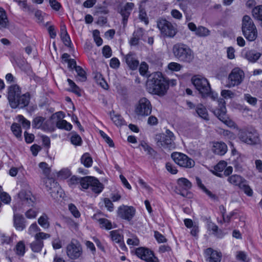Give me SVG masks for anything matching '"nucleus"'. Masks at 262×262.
I'll list each match as a JSON object with an SVG mask.
<instances>
[{
    "instance_id": "obj_18",
    "label": "nucleus",
    "mask_w": 262,
    "mask_h": 262,
    "mask_svg": "<svg viewBox=\"0 0 262 262\" xmlns=\"http://www.w3.org/2000/svg\"><path fill=\"white\" fill-rule=\"evenodd\" d=\"M134 7V3L128 2L120 8L119 13L122 17V23L124 26L127 24L128 18Z\"/></svg>"
},
{
    "instance_id": "obj_8",
    "label": "nucleus",
    "mask_w": 262,
    "mask_h": 262,
    "mask_svg": "<svg viewBox=\"0 0 262 262\" xmlns=\"http://www.w3.org/2000/svg\"><path fill=\"white\" fill-rule=\"evenodd\" d=\"M217 103L219 107L213 111L214 114L227 126L230 127H234V122L229 119L226 115L225 101L223 99H220L217 101Z\"/></svg>"
},
{
    "instance_id": "obj_52",
    "label": "nucleus",
    "mask_w": 262,
    "mask_h": 262,
    "mask_svg": "<svg viewBox=\"0 0 262 262\" xmlns=\"http://www.w3.org/2000/svg\"><path fill=\"white\" fill-rule=\"evenodd\" d=\"M71 137V143L75 145H80L81 143L82 140L79 135L76 133H72Z\"/></svg>"
},
{
    "instance_id": "obj_29",
    "label": "nucleus",
    "mask_w": 262,
    "mask_h": 262,
    "mask_svg": "<svg viewBox=\"0 0 262 262\" xmlns=\"http://www.w3.org/2000/svg\"><path fill=\"white\" fill-rule=\"evenodd\" d=\"M227 164V162L224 161H220L214 166L213 173L217 177L222 178L223 174L221 172L224 170Z\"/></svg>"
},
{
    "instance_id": "obj_61",
    "label": "nucleus",
    "mask_w": 262,
    "mask_h": 262,
    "mask_svg": "<svg viewBox=\"0 0 262 262\" xmlns=\"http://www.w3.org/2000/svg\"><path fill=\"white\" fill-rule=\"evenodd\" d=\"M40 230V229L39 227L37 226L36 223H33L30 225L28 229V233L29 234L32 235L34 234L35 232H39Z\"/></svg>"
},
{
    "instance_id": "obj_27",
    "label": "nucleus",
    "mask_w": 262,
    "mask_h": 262,
    "mask_svg": "<svg viewBox=\"0 0 262 262\" xmlns=\"http://www.w3.org/2000/svg\"><path fill=\"white\" fill-rule=\"evenodd\" d=\"M245 179L238 174H233L228 177L227 181L232 185L238 186L245 182Z\"/></svg>"
},
{
    "instance_id": "obj_39",
    "label": "nucleus",
    "mask_w": 262,
    "mask_h": 262,
    "mask_svg": "<svg viewBox=\"0 0 262 262\" xmlns=\"http://www.w3.org/2000/svg\"><path fill=\"white\" fill-rule=\"evenodd\" d=\"M195 34L199 37H206L210 34V31L207 28L200 26L198 27Z\"/></svg>"
},
{
    "instance_id": "obj_22",
    "label": "nucleus",
    "mask_w": 262,
    "mask_h": 262,
    "mask_svg": "<svg viewBox=\"0 0 262 262\" xmlns=\"http://www.w3.org/2000/svg\"><path fill=\"white\" fill-rule=\"evenodd\" d=\"M125 62L130 69L135 70L137 69L139 65V61L138 60L134 55L129 53L125 57Z\"/></svg>"
},
{
    "instance_id": "obj_37",
    "label": "nucleus",
    "mask_w": 262,
    "mask_h": 262,
    "mask_svg": "<svg viewBox=\"0 0 262 262\" xmlns=\"http://www.w3.org/2000/svg\"><path fill=\"white\" fill-rule=\"evenodd\" d=\"M235 258L237 260L242 262H249L250 258L247 253L243 251H237L235 253Z\"/></svg>"
},
{
    "instance_id": "obj_1",
    "label": "nucleus",
    "mask_w": 262,
    "mask_h": 262,
    "mask_svg": "<svg viewBox=\"0 0 262 262\" xmlns=\"http://www.w3.org/2000/svg\"><path fill=\"white\" fill-rule=\"evenodd\" d=\"M146 88L148 93L163 96L166 93L169 84L161 72H155L148 77Z\"/></svg>"
},
{
    "instance_id": "obj_12",
    "label": "nucleus",
    "mask_w": 262,
    "mask_h": 262,
    "mask_svg": "<svg viewBox=\"0 0 262 262\" xmlns=\"http://www.w3.org/2000/svg\"><path fill=\"white\" fill-rule=\"evenodd\" d=\"M171 157L177 164L182 167L191 168L195 165L193 160L181 152H173L171 154Z\"/></svg>"
},
{
    "instance_id": "obj_21",
    "label": "nucleus",
    "mask_w": 262,
    "mask_h": 262,
    "mask_svg": "<svg viewBox=\"0 0 262 262\" xmlns=\"http://www.w3.org/2000/svg\"><path fill=\"white\" fill-rule=\"evenodd\" d=\"M26 221L23 215L14 214L13 225L17 230L22 231L26 228Z\"/></svg>"
},
{
    "instance_id": "obj_28",
    "label": "nucleus",
    "mask_w": 262,
    "mask_h": 262,
    "mask_svg": "<svg viewBox=\"0 0 262 262\" xmlns=\"http://www.w3.org/2000/svg\"><path fill=\"white\" fill-rule=\"evenodd\" d=\"M252 14L254 18L259 21V25L262 27V5L254 7Z\"/></svg>"
},
{
    "instance_id": "obj_15",
    "label": "nucleus",
    "mask_w": 262,
    "mask_h": 262,
    "mask_svg": "<svg viewBox=\"0 0 262 262\" xmlns=\"http://www.w3.org/2000/svg\"><path fill=\"white\" fill-rule=\"evenodd\" d=\"M34 197L29 190L21 189L18 193V203L28 206H32L34 203Z\"/></svg>"
},
{
    "instance_id": "obj_47",
    "label": "nucleus",
    "mask_w": 262,
    "mask_h": 262,
    "mask_svg": "<svg viewBox=\"0 0 262 262\" xmlns=\"http://www.w3.org/2000/svg\"><path fill=\"white\" fill-rule=\"evenodd\" d=\"M143 149L147 152V154L150 156H154L156 154V151L151 147H150L146 143L142 142L140 145Z\"/></svg>"
},
{
    "instance_id": "obj_48",
    "label": "nucleus",
    "mask_w": 262,
    "mask_h": 262,
    "mask_svg": "<svg viewBox=\"0 0 262 262\" xmlns=\"http://www.w3.org/2000/svg\"><path fill=\"white\" fill-rule=\"evenodd\" d=\"M168 68L171 71L178 72L183 68V66L179 63L171 62L168 64Z\"/></svg>"
},
{
    "instance_id": "obj_23",
    "label": "nucleus",
    "mask_w": 262,
    "mask_h": 262,
    "mask_svg": "<svg viewBox=\"0 0 262 262\" xmlns=\"http://www.w3.org/2000/svg\"><path fill=\"white\" fill-rule=\"evenodd\" d=\"M261 56V53L254 49L246 51L244 54L245 58L252 63L256 62Z\"/></svg>"
},
{
    "instance_id": "obj_63",
    "label": "nucleus",
    "mask_w": 262,
    "mask_h": 262,
    "mask_svg": "<svg viewBox=\"0 0 262 262\" xmlns=\"http://www.w3.org/2000/svg\"><path fill=\"white\" fill-rule=\"evenodd\" d=\"M81 178H78L75 176H72L68 180V184L71 186L77 185L80 183Z\"/></svg>"
},
{
    "instance_id": "obj_19",
    "label": "nucleus",
    "mask_w": 262,
    "mask_h": 262,
    "mask_svg": "<svg viewBox=\"0 0 262 262\" xmlns=\"http://www.w3.org/2000/svg\"><path fill=\"white\" fill-rule=\"evenodd\" d=\"M205 253L208 257L207 262H220L222 257V253L213 250L212 248H209L206 249Z\"/></svg>"
},
{
    "instance_id": "obj_50",
    "label": "nucleus",
    "mask_w": 262,
    "mask_h": 262,
    "mask_svg": "<svg viewBox=\"0 0 262 262\" xmlns=\"http://www.w3.org/2000/svg\"><path fill=\"white\" fill-rule=\"evenodd\" d=\"M39 167L41 169L43 173L46 176L48 177L51 172L50 168L48 166V164L46 162H40L39 164Z\"/></svg>"
},
{
    "instance_id": "obj_64",
    "label": "nucleus",
    "mask_w": 262,
    "mask_h": 262,
    "mask_svg": "<svg viewBox=\"0 0 262 262\" xmlns=\"http://www.w3.org/2000/svg\"><path fill=\"white\" fill-rule=\"evenodd\" d=\"M1 201L5 204H8L11 201V197L5 192H2L0 195Z\"/></svg>"
},
{
    "instance_id": "obj_16",
    "label": "nucleus",
    "mask_w": 262,
    "mask_h": 262,
    "mask_svg": "<svg viewBox=\"0 0 262 262\" xmlns=\"http://www.w3.org/2000/svg\"><path fill=\"white\" fill-rule=\"evenodd\" d=\"M21 94V89L17 84H13L8 88V99L10 106H15L16 100Z\"/></svg>"
},
{
    "instance_id": "obj_41",
    "label": "nucleus",
    "mask_w": 262,
    "mask_h": 262,
    "mask_svg": "<svg viewBox=\"0 0 262 262\" xmlns=\"http://www.w3.org/2000/svg\"><path fill=\"white\" fill-rule=\"evenodd\" d=\"M43 246V242L35 239L31 245L30 247L32 250L34 252H39L41 251Z\"/></svg>"
},
{
    "instance_id": "obj_2",
    "label": "nucleus",
    "mask_w": 262,
    "mask_h": 262,
    "mask_svg": "<svg viewBox=\"0 0 262 262\" xmlns=\"http://www.w3.org/2000/svg\"><path fill=\"white\" fill-rule=\"evenodd\" d=\"M172 51L174 56L181 62L190 63L194 59V55L193 51L184 44L174 45Z\"/></svg>"
},
{
    "instance_id": "obj_17",
    "label": "nucleus",
    "mask_w": 262,
    "mask_h": 262,
    "mask_svg": "<svg viewBox=\"0 0 262 262\" xmlns=\"http://www.w3.org/2000/svg\"><path fill=\"white\" fill-rule=\"evenodd\" d=\"M136 210L133 207L122 206L118 210V215L123 219L131 220L135 214Z\"/></svg>"
},
{
    "instance_id": "obj_6",
    "label": "nucleus",
    "mask_w": 262,
    "mask_h": 262,
    "mask_svg": "<svg viewBox=\"0 0 262 262\" xmlns=\"http://www.w3.org/2000/svg\"><path fill=\"white\" fill-rule=\"evenodd\" d=\"M245 78V73L239 68L232 70L228 75L226 86L229 88L240 85Z\"/></svg>"
},
{
    "instance_id": "obj_10",
    "label": "nucleus",
    "mask_w": 262,
    "mask_h": 262,
    "mask_svg": "<svg viewBox=\"0 0 262 262\" xmlns=\"http://www.w3.org/2000/svg\"><path fill=\"white\" fill-rule=\"evenodd\" d=\"M192 82L196 89L203 96L209 95L211 92V88L207 79L201 76H194Z\"/></svg>"
},
{
    "instance_id": "obj_31",
    "label": "nucleus",
    "mask_w": 262,
    "mask_h": 262,
    "mask_svg": "<svg viewBox=\"0 0 262 262\" xmlns=\"http://www.w3.org/2000/svg\"><path fill=\"white\" fill-rule=\"evenodd\" d=\"M9 25V21L5 10L0 8V29L6 28Z\"/></svg>"
},
{
    "instance_id": "obj_14",
    "label": "nucleus",
    "mask_w": 262,
    "mask_h": 262,
    "mask_svg": "<svg viewBox=\"0 0 262 262\" xmlns=\"http://www.w3.org/2000/svg\"><path fill=\"white\" fill-rule=\"evenodd\" d=\"M137 256L147 262H159L158 258L155 256L153 252L148 248L140 247L136 250Z\"/></svg>"
},
{
    "instance_id": "obj_9",
    "label": "nucleus",
    "mask_w": 262,
    "mask_h": 262,
    "mask_svg": "<svg viewBox=\"0 0 262 262\" xmlns=\"http://www.w3.org/2000/svg\"><path fill=\"white\" fill-rule=\"evenodd\" d=\"M80 184L82 189H87L91 187L92 191L97 194L103 189V185L97 179L90 176L81 178Z\"/></svg>"
},
{
    "instance_id": "obj_30",
    "label": "nucleus",
    "mask_w": 262,
    "mask_h": 262,
    "mask_svg": "<svg viewBox=\"0 0 262 262\" xmlns=\"http://www.w3.org/2000/svg\"><path fill=\"white\" fill-rule=\"evenodd\" d=\"M195 111L198 115L206 120H209L207 111L206 107L202 104H198L195 108Z\"/></svg>"
},
{
    "instance_id": "obj_38",
    "label": "nucleus",
    "mask_w": 262,
    "mask_h": 262,
    "mask_svg": "<svg viewBox=\"0 0 262 262\" xmlns=\"http://www.w3.org/2000/svg\"><path fill=\"white\" fill-rule=\"evenodd\" d=\"M110 236L113 241L116 243L121 244L123 241V236L120 234L119 231L113 230L110 232Z\"/></svg>"
},
{
    "instance_id": "obj_57",
    "label": "nucleus",
    "mask_w": 262,
    "mask_h": 262,
    "mask_svg": "<svg viewBox=\"0 0 262 262\" xmlns=\"http://www.w3.org/2000/svg\"><path fill=\"white\" fill-rule=\"evenodd\" d=\"M244 99L250 104L255 105L257 103V99L255 97L251 96L249 94L244 95Z\"/></svg>"
},
{
    "instance_id": "obj_55",
    "label": "nucleus",
    "mask_w": 262,
    "mask_h": 262,
    "mask_svg": "<svg viewBox=\"0 0 262 262\" xmlns=\"http://www.w3.org/2000/svg\"><path fill=\"white\" fill-rule=\"evenodd\" d=\"M50 234L42 232H39L34 236L35 239L40 241V242H43V239H46L50 237Z\"/></svg>"
},
{
    "instance_id": "obj_36",
    "label": "nucleus",
    "mask_w": 262,
    "mask_h": 262,
    "mask_svg": "<svg viewBox=\"0 0 262 262\" xmlns=\"http://www.w3.org/2000/svg\"><path fill=\"white\" fill-rule=\"evenodd\" d=\"M14 251L16 254L18 256H24L26 252V247L24 242L23 241L18 242L14 248Z\"/></svg>"
},
{
    "instance_id": "obj_62",
    "label": "nucleus",
    "mask_w": 262,
    "mask_h": 262,
    "mask_svg": "<svg viewBox=\"0 0 262 262\" xmlns=\"http://www.w3.org/2000/svg\"><path fill=\"white\" fill-rule=\"evenodd\" d=\"M102 54L105 58H110L112 56V50L109 46H104L102 49Z\"/></svg>"
},
{
    "instance_id": "obj_35",
    "label": "nucleus",
    "mask_w": 262,
    "mask_h": 262,
    "mask_svg": "<svg viewBox=\"0 0 262 262\" xmlns=\"http://www.w3.org/2000/svg\"><path fill=\"white\" fill-rule=\"evenodd\" d=\"M75 71L76 72V78L77 80L84 82L86 80L87 77L85 71L81 67H76Z\"/></svg>"
},
{
    "instance_id": "obj_11",
    "label": "nucleus",
    "mask_w": 262,
    "mask_h": 262,
    "mask_svg": "<svg viewBox=\"0 0 262 262\" xmlns=\"http://www.w3.org/2000/svg\"><path fill=\"white\" fill-rule=\"evenodd\" d=\"M157 27L161 34L165 37H173L177 33V29L172 24L165 19H159L157 21Z\"/></svg>"
},
{
    "instance_id": "obj_7",
    "label": "nucleus",
    "mask_w": 262,
    "mask_h": 262,
    "mask_svg": "<svg viewBox=\"0 0 262 262\" xmlns=\"http://www.w3.org/2000/svg\"><path fill=\"white\" fill-rule=\"evenodd\" d=\"M152 105L145 97L141 98L135 106V113L139 117H146L151 114Z\"/></svg>"
},
{
    "instance_id": "obj_43",
    "label": "nucleus",
    "mask_w": 262,
    "mask_h": 262,
    "mask_svg": "<svg viewBox=\"0 0 262 262\" xmlns=\"http://www.w3.org/2000/svg\"><path fill=\"white\" fill-rule=\"evenodd\" d=\"M67 81L71 88L70 91L75 93L78 96H81V93L80 88L71 79H68Z\"/></svg>"
},
{
    "instance_id": "obj_42",
    "label": "nucleus",
    "mask_w": 262,
    "mask_h": 262,
    "mask_svg": "<svg viewBox=\"0 0 262 262\" xmlns=\"http://www.w3.org/2000/svg\"><path fill=\"white\" fill-rule=\"evenodd\" d=\"M81 163L86 167H90L92 166L93 160L88 153H85L81 158Z\"/></svg>"
},
{
    "instance_id": "obj_53",
    "label": "nucleus",
    "mask_w": 262,
    "mask_h": 262,
    "mask_svg": "<svg viewBox=\"0 0 262 262\" xmlns=\"http://www.w3.org/2000/svg\"><path fill=\"white\" fill-rule=\"evenodd\" d=\"M68 207L69 210L75 217L78 218L80 216V213L75 205L70 204Z\"/></svg>"
},
{
    "instance_id": "obj_5",
    "label": "nucleus",
    "mask_w": 262,
    "mask_h": 262,
    "mask_svg": "<svg viewBox=\"0 0 262 262\" xmlns=\"http://www.w3.org/2000/svg\"><path fill=\"white\" fill-rule=\"evenodd\" d=\"M240 140L251 145H259L261 143L259 134L255 130H241L238 134Z\"/></svg>"
},
{
    "instance_id": "obj_54",
    "label": "nucleus",
    "mask_w": 262,
    "mask_h": 262,
    "mask_svg": "<svg viewBox=\"0 0 262 262\" xmlns=\"http://www.w3.org/2000/svg\"><path fill=\"white\" fill-rule=\"evenodd\" d=\"M71 175V171L68 168H64L61 169L60 171H59L58 173V177L62 179H65L68 178Z\"/></svg>"
},
{
    "instance_id": "obj_46",
    "label": "nucleus",
    "mask_w": 262,
    "mask_h": 262,
    "mask_svg": "<svg viewBox=\"0 0 262 262\" xmlns=\"http://www.w3.org/2000/svg\"><path fill=\"white\" fill-rule=\"evenodd\" d=\"M239 188L243 190L248 196H251L253 194V191L247 184V181L245 180Z\"/></svg>"
},
{
    "instance_id": "obj_58",
    "label": "nucleus",
    "mask_w": 262,
    "mask_h": 262,
    "mask_svg": "<svg viewBox=\"0 0 262 262\" xmlns=\"http://www.w3.org/2000/svg\"><path fill=\"white\" fill-rule=\"evenodd\" d=\"M94 40L98 46H100L103 43L102 39L99 36V31L95 30L93 31Z\"/></svg>"
},
{
    "instance_id": "obj_26",
    "label": "nucleus",
    "mask_w": 262,
    "mask_h": 262,
    "mask_svg": "<svg viewBox=\"0 0 262 262\" xmlns=\"http://www.w3.org/2000/svg\"><path fill=\"white\" fill-rule=\"evenodd\" d=\"M53 188L49 191L52 198L54 199L61 198L63 194V190L58 183H53Z\"/></svg>"
},
{
    "instance_id": "obj_56",
    "label": "nucleus",
    "mask_w": 262,
    "mask_h": 262,
    "mask_svg": "<svg viewBox=\"0 0 262 262\" xmlns=\"http://www.w3.org/2000/svg\"><path fill=\"white\" fill-rule=\"evenodd\" d=\"M46 190L48 192L50 191L53 188L52 184L57 183L54 179L51 178H46L44 181Z\"/></svg>"
},
{
    "instance_id": "obj_45",
    "label": "nucleus",
    "mask_w": 262,
    "mask_h": 262,
    "mask_svg": "<svg viewBox=\"0 0 262 262\" xmlns=\"http://www.w3.org/2000/svg\"><path fill=\"white\" fill-rule=\"evenodd\" d=\"M101 228L110 230L113 228L112 223L106 219L101 218L98 220Z\"/></svg>"
},
{
    "instance_id": "obj_40",
    "label": "nucleus",
    "mask_w": 262,
    "mask_h": 262,
    "mask_svg": "<svg viewBox=\"0 0 262 262\" xmlns=\"http://www.w3.org/2000/svg\"><path fill=\"white\" fill-rule=\"evenodd\" d=\"M111 117L115 124L118 126H121L125 123V121L119 115H116L114 113L113 114H111Z\"/></svg>"
},
{
    "instance_id": "obj_33",
    "label": "nucleus",
    "mask_w": 262,
    "mask_h": 262,
    "mask_svg": "<svg viewBox=\"0 0 262 262\" xmlns=\"http://www.w3.org/2000/svg\"><path fill=\"white\" fill-rule=\"evenodd\" d=\"M49 220V218L48 216L46 214L43 213L38 219V223L42 228L47 229H48L50 226Z\"/></svg>"
},
{
    "instance_id": "obj_49",
    "label": "nucleus",
    "mask_w": 262,
    "mask_h": 262,
    "mask_svg": "<svg viewBox=\"0 0 262 262\" xmlns=\"http://www.w3.org/2000/svg\"><path fill=\"white\" fill-rule=\"evenodd\" d=\"M17 118L19 122L22 125L24 128L28 129L30 127V122L26 119L24 116L22 115H18Z\"/></svg>"
},
{
    "instance_id": "obj_25",
    "label": "nucleus",
    "mask_w": 262,
    "mask_h": 262,
    "mask_svg": "<svg viewBox=\"0 0 262 262\" xmlns=\"http://www.w3.org/2000/svg\"><path fill=\"white\" fill-rule=\"evenodd\" d=\"M212 150L215 154L224 155L227 151V146L224 142H217L214 143Z\"/></svg>"
},
{
    "instance_id": "obj_13",
    "label": "nucleus",
    "mask_w": 262,
    "mask_h": 262,
    "mask_svg": "<svg viewBox=\"0 0 262 262\" xmlns=\"http://www.w3.org/2000/svg\"><path fill=\"white\" fill-rule=\"evenodd\" d=\"M66 253L70 259H76L82 255V248L78 243H74L72 242L67 246Z\"/></svg>"
},
{
    "instance_id": "obj_51",
    "label": "nucleus",
    "mask_w": 262,
    "mask_h": 262,
    "mask_svg": "<svg viewBox=\"0 0 262 262\" xmlns=\"http://www.w3.org/2000/svg\"><path fill=\"white\" fill-rule=\"evenodd\" d=\"M11 130L14 135L17 138L20 137L21 135L20 126L16 123H13L11 125Z\"/></svg>"
},
{
    "instance_id": "obj_24",
    "label": "nucleus",
    "mask_w": 262,
    "mask_h": 262,
    "mask_svg": "<svg viewBox=\"0 0 262 262\" xmlns=\"http://www.w3.org/2000/svg\"><path fill=\"white\" fill-rule=\"evenodd\" d=\"M33 128L46 130L47 129V121L46 118L41 116L35 117L32 121Z\"/></svg>"
},
{
    "instance_id": "obj_3",
    "label": "nucleus",
    "mask_w": 262,
    "mask_h": 262,
    "mask_svg": "<svg viewBox=\"0 0 262 262\" xmlns=\"http://www.w3.org/2000/svg\"><path fill=\"white\" fill-rule=\"evenodd\" d=\"M155 140L157 146L163 149L172 150L176 148L175 136L169 129H166L165 133L156 135Z\"/></svg>"
},
{
    "instance_id": "obj_60",
    "label": "nucleus",
    "mask_w": 262,
    "mask_h": 262,
    "mask_svg": "<svg viewBox=\"0 0 262 262\" xmlns=\"http://www.w3.org/2000/svg\"><path fill=\"white\" fill-rule=\"evenodd\" d=\"M221 95L225 99L232 98L235 94L231 90H224L221 92Z\"/></svg>"
},
{
    "instance_id": "obj_34",
    "label": "nucleus",
    "mask_w": 262,
    "mask_h": 262,
    "mask_svg": "<svg viewBox=\"0 0 262 262\" xmlns=\"http://www.w3.org/2000/svg\"><path fill=\"white\" fill-rule=\"evenodd\" d=\"M177 183L179 187L183 190H188L192 187L191 183L188 179L184 178L179 179Z\"/></svg>"
},
{
    "instance_id": "obj_59",
    "label": "nucleus",
    "mask_w": 262,
    "mask_h": 262,
    "mask_svg": "<svg viewBox=\"0 0 262 262\" xmlns=\"http://www.w3.org/2000/svg\"><path fill=\"white\" fill-rule=\"evenodd\" d=\"M100 134L110 147L114 146V144L113 140L104 132L100 130Z\"/></svg>"
},
{
    "instance_id": "obj_20",
    "label": "nucleus",
    "mask_w": 262,
    "mask_h": 262,
    "mask_svg": "<svg viewBox=\"0 0 262 262\" xmlns=\"http://www.w3.org/2000/svg\"><path fill=\"white\" fill-rule=\"evenodd\" d=\"M30 95L29 93H26L21 94L18 98L16 100L15 106H11L12 108H16L19 107L20 108H24L27 106L30 102Z\"/></svg>"
},
{
    "instance_id": "obj_4",
    "label": "nucleus",
    "mask_w": 262,
    "mask_h": 262,
    "mask_svg": "<svg viewBox=\"0 0 262 262\" xmlns=\"http://www.w3.org/2000/svg\"><path fill=\"white\" fill-rule=\"evenodd\" d=\"M242 30L245 37L250 41H254L257 37L256 27L248 15H245L243 18Z\"/></svg>"
},
{
    "instance_id": "obj_32",
    "label": "nucleus",
    "mask_w": 262,
    "mask_h": 262,
    "mask_svg": "<svg viewBox=\"0 0 262 262\" xmlns=\"http://www.w3.org/2000/svg\"><path fill=\"white\" fill-rule=\"evenodd\" d=\"M60 36L64 45L67 46H69L71 42L70 36L67 33L66 27L64 25L61 26Z\"/></svg>"
},
{
    "instance_id": "obj_44",
    "label": "nucleus",
    "mask_w": 262,
    "mask_h": 262,
    "mask_svg": "<svg viewBox=\"0 0 262 262\" xmlns=\"http://www.w3.org/2000/svg\"><path fill=\"white\" fill-rule=\"evenodd\" d=\"M57 126L59 128L64 129L67 130H70L72 125L65 120H60L57 122Z\"/></svg>"
}]
</instances>
